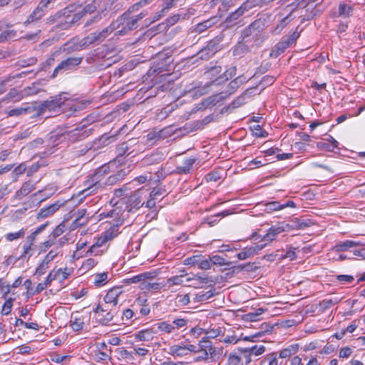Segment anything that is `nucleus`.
Masks as SVG:
<instances>
[{
  "label": "nucleus",
  "instance_id": "nucleus-43",
  "mask_svg": "<svg viewBox=\"0 0 365 365\" xmlns=\"http://www.w3.org/2000/svg\"><path fill=\"white\" fill-rule=\"evenodd\" d=\"M297 351V348H295L294 346H291L280 351L279 356L282 359H286L291 356L292 354H294Z\"/></svg>",
  "mask_w": 365,
  "mask_h": 365
},
{
  "label": "nucleus",
  "instance_id": "nucleus-58",
  "mask_svg": "<svg viewBox=\"0 0 365 365\" xmlns=\"http://www.w3.org/2000/svg\"><path fill=\"white\" fill-rule=\"evenodd\" d=\"M64 225L60 224L56 227V228L53 230L49 237H52L54 240H56L58 237L61 235L64 232Z\"/></svg>",
  "mask_w": 365,
  "mask_h": 365
},
{
  "label": "nucleus",
  "instance_id": "nucleus-4",
  "mask_svg": "<svg viewBox=\"0 0 365 365\" xmlns=\"http://www.w3.org/2000/svg\"><path fill=\"white\" fill-rule=\"evenodd\" d=\"M113 32L110 24L104 28L102 31H96L91 33L83 38L80 45L81 47H87L91 44H100Z\"/></svg>",
  "mask_w": 365,
  "mask_h": 365
},
{
  "label": "nucleus",
  "instance_id": "nucleus-40",
  "mask_svg": "<svg viewBox=\"0 0 365 365\" xmlns=\"http://www.w3.org/2000/svg\"><path fill=\"white\" fill-rule=\"evenodd\" d=\"M339 302V300L336 297L331 299H324L320 302L319 305L323 310H326L331 308L332 306L335 305Z\"/></svg>",
  "mask_w": 365,
  "mask_h": 365
},
{
  "label": "nucleus",
  "instance_id": "nucleus-55",
  "mask_svg": "<svg viewBox=\"0 0 365 365\" xmlns=\"http://www.w3.org/2000/svg\"><path fill=\"white\" fill-rule=\"evenodd\" d=\"M253 135H255L257 137L260 138H265L268 135V133L264 130L262 129L260 125H256L253 126L252 128Z\"/></svg>",
  "mask_w": 365,
  "mask_h": 365
},
{
  "label": "nucleus",
  "instance_id": "nucleus-56",
  "mask_svg": "<svg viewBox=\"0 0 365 365\" xmlns=\"http://www.w3.org/2000/svg\"><path fill=\"white\" fill-rule=\"evenodd\" d=\"M264 361H267L268 365H278L277 353L272 352L267 354Z\"/></svg>",
  "mask_w": 365,
  "mask_h": 365
},
{
  "label": "nucleus",
  "instance_id": "nucleus-29",
  "mask_svg": "<svg viewBox=\"0 0 365 365\" xmlns=\"http://www.w3.org/2000/svg\"><path fill=\"white\" fill-rule=\"evenodd\" d=\"M158 330L164 334H170L173 332V327L170 320L162 321L155 324Z\"/></svg>",
  "mask_w": 365,
  "mask_h": 365
},
{
  "label": "nucleus",
  "instance_id": "nucleus-14",
  "mask_svg": "<svg viewBox=\"0 0 365 365\" xmlns=\"http://www.w3.org/2000/svg\"><path fill=\"white\" fill-rule=\"evenodd\" d=\"M35 188V184L29 180L22 184L20 189L16 192L14 197L16 200H21L24 197L34 190Z\"/></svg>",
  "mask_w": 365,
  "mask_h": 365
},
{
  "label": "nucleus",
  "instance_id": "nucleus-8",
  "mask_svg": "<svg viewBox=\"0 0 365 365\" xmlns=\"http://www.w3.org/2000/svg\"><path fill=\"white\" fill-rule=\"evenodd\" d=\"M64 102L60 96L51 97L49 100L44 101L38 107V114H43L46 111H56L63 106Z\"/></svg>",
  "mask_w": 365,
  "mask_h": 365
},
{
  "label": "nucleus",
  "instance_id": "nucleus-15",
  "mask_svg": "<svg viewBox=\"0 0 365 365\" xmlns=\"http://www.w3.org/2000/svg\"><path fill=\"white\" fill-rule=\"evenodd\" d=\"M262 26L263 24L260 19L253 21L249 26H247L242 31V41L245 42V39L250 36L255 31H259L262 30Z\"/></svg>",
  "mask_w": 365,
  "mask_h": 365
},
{
  "label": "nucleus",
  "instance_id": "nucleus-59",
  "mask_svg": "<svg viewBox=\"0 0 365 365\" xmlns=\"http://www.w3.org/2000/svg\"><path fill=\"white\" fill-rule=\"evenodd\" d=\"M58 254V252L57 250H52L44 257L42 261L48 265V264L54 259Z\"/></svg>",
  "mask_w": 365,
  "mask_h": 365
},
{
  "label": "nucleus",
  "instance_id": "nucleus-11",
  "mask_svg": "<svg viewBox=\"0 0 365 365\" xmlns=\"http://www.w3.org/2000/svg\"><path fill=\"white\" fill-rule=\"evenodd\" d=\"M264 210L267 212L272 211H277L286 207H295L296 205L294 201L288 200L285 203H281L279 201H272L264 204Z\"/></svg>",
  "mask_w": 365,
  "mask_h": 365
},
{
  "label": "nucleus",
  "instance_id": "nucleus-9",
  "mask_svg": "<svg viewBox=\"0 0 365 365\" xmlns=\"http://www.w3.org/2000/svg\"><path fill=\"white\" fill-rule=\"evenodd\" d=\"M257 5V0H247L237 9L229 15L226 19V22L229 24L232 23Z\"/></svg>",
  "mask_w": 365,
  "mask_h": 365
},
{
  "label": "nucleus",
  "instance_id": "nucleus-13",
  "mask_svg": "<svg viewBox=\"0 0 365 365\" xmlns=\"http://www.w3.org/2000/svg\"><path fill=\"white\" fill-rule=\"evenodd\" d=\"M265 247V244L263 245H255L250 247L245 248L242 252L237 254V258L240 260L246 259L250 258L255 255L257 254L259 251L262 250Z\"/></svg>",
  "mask_w": 365,
  "mask_h": 365
},
{
  "label": "nucleus",
  "instance_id": "nucleus-31",
  "mask_svg": "<svg viewBox=\"0 0 365 365\" xmlns=\"http://www.w3.org/2000/svg\"><path fill=\"white\" fill-rule=\"evenodd\" d=\"M189 320L185 318H173L171 321L172 326L173 327V332H175L180 329L185 328Z\"/></svg>",
  "mask_w": 365,
  "mask_h": 365
},
{
  "label": "nucleus",
  "instance_id": "nucleus-16",
  "mask_svg": "<svg viewBox=\"0 0 365 365\" xmlns=\"http://www.w3.org/2000/svg\"><path fill=\"white\" fill-rule=\"evenodd\" d=\"M86 211L84 209L79 210L76 213V217L73 221L70 226V229L71 230H74L77 229L78 227H80L81 226H83L86 225L88 222V217H85Z\"/></svg>",
  "mask_w": 365,
  "mask_h": 365
},
{
  "label": "nucleus",
  "instance_id": "nucleus-30",
  "mask_svg": "<svg viewBox=\"0 0 365 365\" xmlns=\"http://www.w3.org/2000/svg\"><path fill=\"white\" fill-rule=\"evenodd\" d=\"M163 287V285L161 283L159 282H150L146 280H144V282H142L139 287L142 290H158L161 289Z\"/></svg>",
  "mask_w": 365,
  "mask_h": 365
},
{
  "label": "nucleus",
  "instance_id": "nucleus-18",
  "mask_svg": "<svg viewBox=\"0 0 365 365\" xmlns=\"http://www.w3.org/2000/svg\"><path fill=\"white\" fill-rule=\"evenodd\" d=\"M36 110V108L34 106H21L16 108L11 109L8 111H6V114L9 117L12 116H19L22 115H26L29 113H31Z\"/></svg>",
  "mask_w": 365,
  "mask_h": 365
},
{
  "label": "nucleus",
  "instance_id": "nucleus-33",
  "mask_svg": "<svg viewBox=\"0 0 365 365\" xmlns=\"http://www.w3.org/2000/svg\"><path fill=\"white\" fill-rule=\"evenodd\" d=\"M118 307H117V305H115L113 307V304H106V302H104V304H98L97 307L93 309V312H98V311H101V312H110H110L113 311L114 314H116L118 313Z\"/></svg>",
  "mask_w": 365,
  "mask_h": 365
},
{
  "label": "nucleus",
  "instance_id": "nucleus-26",
  "mask_svg": "<svg viewBox=\"0 0 365 365\" xmlns=\"http://www.w3.org/2000/svg\"><path fill=\"white\" fill-rule=\"evenodd\" d=\"M284 231V228L280 226L271 227L267 233L264 235L262 240L267 242H272L275 240L277 235Z\"/></svg>",
  "mask_w": 365,
  "mask_h": 365
},
{
  "label": "nucleus",
  "instance_id": "nucleus-50",
  "mask_svg": "<svg viewBox=\"0 0 365 365\" xmlns=\"http://www.w3.org/2000/svg\"><path fill=\"white\" fill-rule=\"evenodd\" d=\"M221 178V175L218 171H212L205 176L206 182H216Z\"/></svg>",
  "mask_w": 365,
  "mask_h": 365
},
{
  "label": "nucleus",
  "instance_id": "nucleus-21",
  "mask_svg": "<svg viewBox=\"0 0 365 365\" xmlns=\"http://www.w3.org/2000/svg\"><path fill=\"white\" fill-rule=\"evenodd\" d=\"M264 345H255L250 347L238 348V351L242 354H250V355L259 356L265 351Z\"/></svg>",
  "mask_w": 365,
  "mask_h": 365
},
{
  "label": "nucleus",
  "instance_id": "nucleus-47",
  "mask_svg": "<svg viewBox=\"0 0 365 365\" xmlns=\"http://www.w3.org/2000/svg\"><path fill=\"white\" fill-rule=\"evenodd\" d=\"M14 301V299L9 298L6 299L2 309H1V314L4 315H8L10 314L11 311V308L13 306V302Z\"/></svg>",
  "mask_w": 365,
  "mask_h": 365
},
{
  "label": "nucleus",
  "instance_id": "nucleus-39",
  "mask_svg": "<svg viewBox=\"0 0 365 365\" xmlns=\"http://www.w3.org/2000/svg\"><path fill=\"white\" fill-rule=\"evenodd\" d=\"M108 282V273L103 272L97 274L95 276L94 284L97 287H102Z\"/></svg>",
  "mask_w": 365,
  "mask_h": 365
},
{
  "label": "nucleus",
  "instance_id": "nucleus-54",
  "mask_svg": "<svg viewBox=\"0 0 365 365\" xmlns=\"http://www.w3.org/2000/svg\"><path fill=\"white\" fill-rule=\"evenodd\" d=\"M23 250H24L23 253L19 257V259H29L31 257V255H32L31 246L29 245V244L26 243L23 246Z\"/></svg>",
  "mask_w": 365,
  "mask_h": 365
},
{
  "label": "nucleus",
  "instance_id": "nucleus-37",
  "mask_svg": "<svg viewBox=\"0 0 365 365\" xmlns=\"http://www.w3.org/2000/svg\"><path fill=\"white\" fill-rule=\"evenodd\" d=\"M217 355V349L212 345L203 353V356H197L195 359V361H207L209 356L214 358Z\"/></svg>",
  "mask_w": 365,
  "mask_h": 365
},
{
  "label": "nucleus",
  "instance_id": "nucleus-12",
  "mask_svg": "<svg viewBox=\"0 0 365 365\" xmlns=\"http://www.w3.org/2000/svg\"><path fill=\"white\" fill-rule=\"evenodd\" d=\"M123 293L121 287H115L108 290L107 294L103 298L104 302L106 304H111L113 307L115 305H118V298L120 295Z\"/></svg>",
  "mask_w": 365,
  "mask_h": 365
},
{
  "label": "nucleus",
  "instance_id": "nucleus-17",
  "mask_svg": "<svg viewBox=\"0 0 365 365\" xmlns=\"http://www.w3.org/2000/svg\"><path fill=\"white\" fill-rule=\"evenodd\" d=\"M61 206V204L58 202H56L55 203H53L46 207L41 208L39 211V212L37 215L38 219H43L46 218L51 215H53L56 211H57L60 207Z\"/></svg>",
  "mask_w": 365,
  "mask_h": 365
},
{
  "label": "nucleus",
  "instance_id": "nucleus-41",
  "mask_svg": "<svg viewBox=\"0 0 365 365\" xmlns=\"http://www.w3.org/2000/svg\"><path fill=\"white\" fill-rule=\"evenodd\" d=\"M63 106L71 109L72 113H76V112L81 110L84 108V103L70 101V102L64 103Z\"/></svg>",
  "mask_w": 365,
  "mask_h": 365
},
{
  "label": "nucleus",
  "instance_id": "nucleus-61",
  "mask_svg": "<svg viewBox=\"0 0 365 365\" xmlns=\"http://www.w3.org/2000/svg\"><path fill=\"white\" fill-rule=\"evenodd\" d=\"M240 340H241V338L240 337H237L235 335H227L222 340V341L225 343V344H237Z\"/></svg>",
  "mask_w": 365,
  "mask_h": 365
},
{
  "label": "nucleus",
  "instance_id": "nucleus-25",
  "mask_svg": "<svg viewBox=\"0 0 365 365\" xmlns=\"http://www.w3.org/2000/svg\"><path fill=\"white\" fill-rule=\"evenodd\" d=\"M218 50V45L214 42H209L207 46L203 48L201 51V57L203 58H210L213 56Z\"/></svg>",
  "mask_w": 365,
  "mask_h": 365
},
{
  "label": "nucleus",
  "instance_id": "nucleus-44",
  "mask_svg": "<svg viewBox=\"0 0 365 365\" xmlns=\"http://www.w3.org/2000/svg\"><path fill=\"white\" fill-rule=\"evenodd\" d=\"M83 320L81 318L75 317L73 319L71 320V327L73 331H78L83 329Z\"/></svg>",
  "mask_w": 365,
  "mask_h": 365
},
{
  "label": "nucleus",
  "instance_id": "nucleus-28",
  "mask_svg": "<svg viewBox=\"0 0 365 365\" xmlns=\"http://www.w3.org/2000/svg\"><path fill=\"white\" fill-rule=\"evenodd\" d=\"M245 81V78L242 76H238L237 78H235L227 86V91L228 96L234 93L237 89L244 83Z\"/></svg>",
  "mask_w": 365,
  "mask_h": 365
},
{
  "label": "nucleus",
  "instance_id": "nucleus-60",
  "mask_svg": "<svg viewBox=\"0 0 365 365\" xmlns=\"http://www.w3.org/2000/svg\"><path fill=\"white\" fill-rule=\"evenodd\" d=\"M336 277L337 280L339 281L341 284L351 283L354 279L353 276L347 274H339Z\"/></svg>",
  "mask_w": 365,
  "mask_h": 365
},
{
  "label": "nucleus",
  "instance_id": "nucleus-45",
  "mask_svg": "<svg viewBox=\"0 0 365 365\" xmlns=\"http://www.w3.org/2000/svg\"><path fill=\"white\" fill-rule=\"evenodd\" d=\"M292 222L294 224V226L296 227V228L301 229V230H304V229L309 227L310 225L312 224L310 222V221L302 220L299 218H294Z\"/></svg>",
  "mask_w": 365,
  "mask_h": 365
},
{
  "label": "nucleus",
  "instance_id": "nucleus-23",
  "mask_svg": "<svg viewBox=\"0 0 365 365\" xmlns=\"http://www.w3.org/2000/svg\"><path fill=\"white\" fill-rule=\"evenodd\" d=\"M258 266L256 265L255 262H247L245 264L234 266L232 269L234 274H238L242 271L253 272H255Z\"/></svg>",
  "mask_w": 365,
  "mask_h": 365
},
{
  "label": "nucleus",
  "instance_id": "nucleus-42",
  "mask_svg": "<svg viewBox=\"0 0 365 365\" xmlns=\"http://www.w3.org/2000/svg\"><path fill=\"white\" fill-rule=\"evenodd\" d=\"M214 295L212 291L209 290L207 292H200L195 295V301L197 302L207 300L212 297Z\"/></svg>",
  "mask_w": 365,
  "mask_h": 365
},
{
  "label": "nucleus",
  "instance_id": "nucleus-62",
  "mask_svg": "<svg viewBox=\"0 0 365 365\" xmlns=\"http://www.w3.org/2000/svg\"><path fill=\"white\" fill-rule=\"evenodd\" d=\"M211 261L210 259H204L202 256L200 257V260L198 263V267L201 269L207 270L210 269Z\"/></svg>",
  "mask_w": 365,
  "mask_h": 365
},
{
  "label": "nucleus",
  "instance_id": "nucleus-24",
  "mask_svg": "<svg viewBox=\"0 0 365 365\" xmlns=\"http://www.w3.org/2000/svg\"><path fill=\"white\" fill-rule=\"evenodd\" d=\"M155 331L151 329H143L134 334V337L139 341H149L153 339Z\"/></svg>",
  "mask_w": 365,
  "mask_h": 365
},
{
  "label": "nucleus",
  "instance_id": "nucleus-6",
  "mask_svg": "<svg viewBox=\"0 0 365 365\" xmlns=\"http://www.w3.org/2000/svg\"><path fill=\"white\" fill-rule=\"evenodd\" d=\"M354 12V4L350 1H340L336 8L331 11L330 16L332 18H341L346 20L349 19Z\"/></svg>",
  "mask_w": 365,
  "mask_h": 365
},
{
  "label": "nucleus",
  "instance_id": "nucleus-35",
  "mask_svg": "<svg viewBox=\"0 0 365 365\" xmlns=\"http://www.w3.org/2000/svg\"><path fill=\"white\" fill-rule=\"evenodd\" d=\"M27 169V165L25 163H22L16 166L12 171L11 175L13 178V181L16 182L19 179V177L24 174Z\"/></svg>",
  "mask_w": 365,
  "mask_h": 365
},
{
  "label": "nucleus",
  "instance_id": "nucleus-10",
  "mask_svg": "<svg viewBox=\"0 0 365 365\" xmlns=\"http://www.w3.org/2000/svg\"><path fill=\"white\" fill-rule=\"evenodd\" d=\"M356 247H365V242L359 240H345L337 243L334 247L336 252H347Z\"/></svg>",
  "mask_w": 365,
  "mask_h": 365
},
{
  "label": "nucleus",
  "instance_id": "nucleus-3",
  "mask_svg": "<svg viewBox=\"0 0 365 365\" xmlns=\"http://www.w3.org/2000/svg\"><path fill=\"white\" fill-rule=\"evenodd\" d=\"M83 59V56H71L61 61L54 68L51 77L55 78L58 75L77 70Z\"/></svg>",
  "mask_w": 365,
  "mask_h": 365
},
{
  "label": "nucleus",
  "instance_id": "nucleus-34",
  "mask_svg": "<svg viewBox=\"0 0 365 365\" xmlns=\"http://www.w3.org/2000/svg\"><path fill=\"white\" fill-rule=\"evenodd\" d=\"M250 51V47L245 42H239L233 50V55L242 56Z\"/></svg>",
  "mask_w": 365,
  "mask_h": 365
},
{
  "label": "nucleus",
  "instance_id": "nucleus-27",
  "mask_svg": "<svg viewBox=\"0 0 365 365\" xmlns=\"http://www.w3.org/2000/svg\"><path fill=\"white\" fill-rule=\"evenodd\" d=\"M98 315V319L101 324L107 325L115 317L114 312H106L98 311V312H95Z\"/></svg>",
  "mask_w": 365,
  "mask_h": 365
},
{
  "label": "nucleus",
  "instance_id": "nucleus-2",
  "mask_svg": "<svg viewBox=\"0 0 365 365\" xmlns=\"http://www.w3.org/2000/svg\"><path fill=\"white\" fill-rule=\"evenodd\" d=\"M110 26L113 32L115 31V36L125 35L138 27V24H135V20H133L130 16L124 14L113 21Z\"/></svg>",
  "mask_w": 365,
  "mask_h": 365
},
{
  "label": "nucleus",
  "instance_id": "nucleus-22",
  "mask_svg": "<svg viewBox=\"0 0 365 365\" xmlns=\"http://www.w3.org/2000/svg\"><path fill=\"white\" fill-rule=\"evenodd\" d=\"M217 21L218 19L216 16L210 18L209 19H207L205 21H203L202 22L197 24L195 26V31L200 34L207 30V29L211 28L212 26L217 24Z\"/></svg>",
  "mask_w": 365,
  "mask_h": 365
},
{
  "label": "nucleus",
  "instance_id": "nucleus-38",
  "mask_svg": "<svg viewBox=\"0 0 365 365\" xmlns=\"http://www.w3.org/2000/svg\"><path fill=\"white\" fill-rule=\"evenodd\" d=\"M26 230L22 228L16 232H9L5 235V238L9 242H12L15 240L23 238L25 235Z\"/></svg>",
  "mask_w": 365,
  "mask_h": 365
},
{
  "label": "nucleus",
  "instance_id": "nucleus-49",
  "mask_svg": "<svg viewBox=\"0 0 365 365\" xmlns=\"http://www.w3.org/2000/svg\"><path fill=\"white\" fill-rule=\"evenodd\" d=\"M39 91L40 89L36 86V83H33L31 86H28L22 90L24 96L35 95Z\"/></svg>",
  "mask_w": 365,
  "mask_h": 365
},
{
  "label": "nucleus",
  "instance_id": "nucleus-19",
  "mask_svg": "<svg viewBox=\"0 0 365 365\" xmlns=\"http://www.w3.org/2000/svg\"><path fill=\"white\" fill-rule=\"evenodd\" d=\"M45 14L44 4L39 3L37 7L33 11V12L28 16L25 24L33 23L40 19Z\"/></svg>",
  "mask_w": 365,
  "mask_h": 365
},
{
  "label": "nucleus",
  "instance_id": "nucleus-53",
  "mask_svg": "<svg viewBox=\"0 0 365 365\" xmlns=\"http://www.w3.org/2000/svg\"><path fill=\"white\" fill-rule=\"evenodd\" d=\"M198 346L200 348V351H203L204 353L212 346V342L210 340H208L206 337H203L199 341Z\"/></svg>",
  "mask_w": 365,
  "mask_h": 365
},
{
  "label": "nucleus",
  "instance_id": "nucleus-7",
  "mask_svg": "<svg viewBox=\"0 0 365 365\" xmlns=\"http://www.w3.org/2000/svg\"><path fill=\"white\" fill-rule=\"evenodd\" d=\"M299 37V33L297 31H294L289 36H284L282 40L274 46L272 50V52L274 53L275 56L282 53L287 48L295 43Z\"/></svg>",
  "mask_w": 365,
  "mask_h": 365
},
{
  "label": "nucleus",
  "instance_id": "nucleus-20",
  "mask_svg": "<svg viewBox=\"0 0 365 365\" xmlns=\"http://www.w3.org/2000/svg\"><path fill=\"white\" fill-rule=\"evenodd\" d=\"M196 159L188 158L183 160L182 164L176 167L175 172L178 174H187L190 173L192 166L195 163Z\"/></svg>",
  "mask_w": 365,
  "mask_h": 365
},
{
  "label": "nucleus",
  "instance_id": "nucleus-5",
  "mask_svg": "<svg viewBox=\"0 0 365 365\" xmlns=\"http://www.w3.org/2000/svg\"><path fill=\"white\" fill-rule=\"evenodd\" d=\"M173 69L174 66L173 63V59L170 56H168L163 60L154 62L153 65L150 68L148 71V74L150 76L153 74H161V76L170 75L169 72Z\"/></svg>",
  "mask_w": 365,
  "mask_h": 365
},
{
  "label": "nucleus",
  "instance_id": "nucleus-32",
  "mask_svg": "<svg viewBox=\"0 0 365 365\" xmlns=\"http://www.w3.org/2000/svg\"><path fill=\"white\" fill-rule=\"evenodd\" d=\"M170 353L173 356L182 357L187 354V351L185 346L173 345L170 348Z\"/></svg>",
  "mask_w": 365,
  "mask_h": 365
},
{
  "label": "nucleus",
  "instance_id": "nucleus-46",
  "mask_svg": "<svg viewBox=\"0 0 365 365\" xmlns=\"http://www.w3.org/2000/svg\"><path fill=\"white\" fill-rule=\"evenodd\" d=\"M61 272V269H58V270H56L55 272L54 271L50 272V273L48 274V275L47 276V277L46 278V280L44 282L46 283V284H47L48 286L53 280L59 279Z\"/></svg>",
  "mask_w": 365,
  "mask_h": 365
},
{
  "label": "nucleus",
  "instance_id": "nucleus-63",
  "mask_svg": "<svg viewBox=\"0 0 365 365\" xmlns=\"http://www.w3.org/2000/svg\"><path fill=\"white\" fill-rule=\"evenodd\" d=\"M48 268V265L42 261L36 267L35 274L38 276H41L46 273Z\"/></svg>",
  "mask_w": 365,
  "mask_h": 365
},
{
  "label": "nucleus",
  "instance_id": "nucleus-36",
  "mask_svg": "<svg viewBox=\"0 0 365 365\" xmlns=\"http://www.w3.org/2000/svg\"><path fill=\"white\" fill-rule=\"evenodd\" d=\"M24 98L22 91H19L16 88H11L6 96L8 100H13L14 101H19Z\"/></svg>",
  "mask_w": 365,
  "mask_h": 365
},
{
  "label": "nucleus",
  "instance_id": "nucleus-51",
  "mask_svg": "<svg viewBox=\"0 0 365 365\" xmlns=\"http://www.w3.org/2000/svg\"><path fill=\"white\" fill-rule=\"evenodd\" d=\"M137 302L142 305V307L140 309V313L143 315H148L150 313V309L148 304H145L147 299L139 297L137 299Z\"/></svg>",
  "mask_w": 365,
  "mask_h": 365
},
{
  "label": "nucleus",
  "instance_id": "nucleus-52",
  "mask_svg": "<svg viewBox=\"0 0 365 365\" xmlns=\"http://www.w3.org/2000/svg\"><path fill=\"white\" fill-rule=\"evenodd\" d=\"M185 275H187V273L180 274L178 276L172 277L168 279L167 282L170 286L181 284L182 283V280L181 279V277H184Z\"/></svg>",
  "mask_w": 365,
  "mask_h": 365
},
{
  "label": "nucleus",
  "instance_id": "nucleus-57",
  "mask_svg": "<svg viewBox=\"0 0 365 365\" xmlns=\"http://www.w3.org/2000/svg\"><path fill=\"white\" fill-rule=\"evenodd\" d=\"M201 255H195L190 257H187L185 259L184 264L185 265H197L200 260Z\"/></svg>",
  "mask_w": 365,
  "mask_h": 365
},
{
  "label": "nucleus",
  "instance_id": "nucleus-1",
  "mask_svg": "<svg viewBox=\"0 0 365 365\" xmlns=\"http://www.w3.org/2000/svg\"><path fill=\"white\" fill-rule=\"evenodd\" d=\"M105 171L100 170L96 171L88 180H86L85 185L87 186V190H91L90 193L102 188L103 185H112L117 182L123 179L125 172L123 170L117 172L109 176L105 182H102L104 177Z\"/></svg>",
  "mask_w": 365,
  "mask_h": 365
},
{
  "label": "nucleus",
  "instance_id": "nucleus-48",
  "mask_svg": "<svg viewBox=\"0 0 365 365\" xmlns=\"http://www.w3.org/2000/svg\"><path fill=\"white\" fill-rule=\"evenodd\" d=\"M236 73V68L231 67L229 69L226 70L222 76H220L218 78H217L215 81H218L220 79H224L223 81H227L229 78H231Z\"/></svg>",
  "mask_w": 365,
  "mask_h": 365
},
{
  "label": "nucleus",
  "instance_id": "nucleus-64",
  "mask_svg": "<svg viewBox=\"0 0 365 365\" xmlns=\"http://www.w3.org/2000/svg\"><path fill=\"white\" fill-rule=\"evenodd\" d=\"M210 261H211V263H212L214 264L220 265V266L227 264V263L225 262V259L220 255L212 256V257H210Z\"/></svg>",
  "mask_w": 365,
  "mask_h": 365
}]
</instances>
